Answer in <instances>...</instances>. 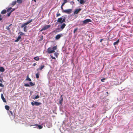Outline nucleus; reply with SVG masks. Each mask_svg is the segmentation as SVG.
<instances>
[{
  "label": "nucleus",
  "mask_w": 133,
  "mask_h": 133,
  "mask_svg": "<svg viewBox=\"0 0 133 133\" xmlns=\"http://www.w3.org/2000/svg\"><path fill=\"white\" fill-rule=\"evenodd\" d=\"M43 36H41V37L40 39V41H42L43 40Z\"/></svg>",
  "instance_id": "nucleus-44"
},
{
  "label": "nucleus",
  "mask_w": 133,
  "mask_h": 133,
  "mask_svg": "<svg viewBox=\"0 0 133 133\" xmlns=\"http://www.w3.org/2000/svg\"><path fill=\"white\" fill-rule=\"evenodd\" d=\"M81 10V9L80 8L78 9H77L74 12V14H77Z\"/></svg>",
  "instance_id": "nucleus-8"
},
{
  "label": "nucleus",
  "mask_w": 133,
  "mask_h": 133,
  "mask_svg": "<svg viewBox=\"0 0 133 133\" xmlns=\"http://www.w3.org/2000/svg\"><path fill=\"white\" fill-rule=\"evenodd\" d=\"M91 20L89 19H87L83 21V23L84 24H86L89 22H91Z\"/></svg>",
  "instance_id": "nucleus-4"
},
{
  "label": "nucleus",
  "mask_w": 133,
  "mask_h": 133,
  "mask_svg": "<svg viewBox=\"0 0 133 133\" xmlns=\"http://www.w3.org/2000/svg\"><path fill=\"white\" fill-rule=\"evenodd\" d=\"M63 98L62 97V95H61L60 97V99H59V103L61 105H62V103L63 101Z\"/></svg>",
  "instance_id": "nucleus-13"
},
{
  "label": "nucleus",
  "mask_w": 133,
  "mask_h": 133,
  "mask_svg": "<svg viewBox=\"0 0 133 133\" xmlns=\"http://www.w3.org/2000/svg\"><path fill=\"white\" fill-rule=\"evenodd\" d=\"M51 56L52 59H56V58L55 57H53L51 55Z\"/></svg>",
  "instance_id": "nucleus-43"
},
{
  "label": "nucleus",
  "mask_w": 133,
  "mask_h": 133,
  "mask_svg": "<svg viewBox=\"0 0 133 133\" xmlns=\"http://www.w3.org/2000/svg\"><path fill=\"white\" fill-rule=\"evenodd\" d=\"M45 67V66L44 65H41L40 67L39 68H38V69H37L36 70L37 71H38L39 70H42L43 68H44Z\"/></svg>",
  "instance_id": "nucleus-12"
},
{
  "label": "nucleus",
  "mask_w": 133,
  "mask_h": 133,
  "mask_svg": "<svg viewBox=\"0 0 133 133\" xmlns=\"http://www.w3.org/2000/svg\"><path fill=\"white\" fill-rule=\"evenodd\" d=\"M63 35L62 34H58L55 37V39L56 40L59 39L61 36H62Z\"/></svg>",
  "instance_id": "nucleus-7"
},
{
  "label": "nucleus",
  "mask_w": 133,
  "mask_h": 133,
  "mask_svg": "<svg viewBox=\"0 0 133 133\" xmlns=\"http://www.w3.org/2000/svg\"><path fill=\"white\" fill-rule=\"evenodd\" d=\"M0 82H1V83H2V82L1 79H0Z\"/></svg>",
  "instance_id": "nucleus-51"
},
{
  "label": "nucleus",
  "mask_w": 133,
  "mask_h": 133,
  "mask_svg": "<svg viewBox=\"0 0 133 133\" xmlns=\"http://www.w3.org/2000/svg\"><path fill=\"white\" fill-rule=\"evenodd\" d=\"M62 12L67 14H70L72 12V10L71 9H69L66 10H63Z\"/></svg>",
  "instance_id": "nucleus-3"
},
{
  "label": "nucleus",
  "mask_w": 133,
  "mask_h": 133,
  "mask_svg": "<svg viewBox=\"0 0 133 133\" xmlns=\"http://www.w3.org/2000/svg\"><path fill=\"white\" fill-rule=\"evenodd\" d=\"M48 51L49 53H51L55 52V51L52 50V49L50 48H49L48 49Z\"/></svg>",
  "instance_id": "nucleus-6"
},
{
  "label": "nucleus",
  "mask_w": 133,
  "mask_h": 133,
  "mask_svg": "<svg viewBox=\"0 0 133 133\" xmlns=\"http://www.w3.org/2000/svg\"><path fill=\"white\" fill-rule=\"evenodd\" d=\"M36 65V63H34L33 64V66H35Z\"/></svg>",
  "instance_id": "nucleus-50"
},
{
  "label": "nucleus",
  "mask_w": 133,
  "mask_h": 133,
  "mask_svg": "<svg viewBox=\"0 0 133 133\" xmlns=\"http://www.w3.org/2000/svg\"><path fill=\"white\" fill-rule=\"evenodd\" d=\"M65 18H62V17H60L58 18L57 21L58 22L61 23L65 22Z\"/></svg>",
  "instance_id": "nucleus-1"
},
{
  "label": "nucleus",
  "mask_w": 133,
  "mask_h": 133,
  "mask_svg": "<svg viewBox=\"0 0 133 133\" xmlns=\"http://www.w3.org/2000/svg\"><path fill=\"white\" fill-rule=\"evenodd\" d=\"M61 15V14L58 12L57 14H56V17H58L59 16H60Z\"/></svg>",
  "instance_id": "nucleus-38"
},
{
  "label": "nucleus",
  "mask_w": 133,
  "mask_h": 133,
  "mask_svg": "<svg viewBox=\"0 0 133 133\" xmlns=\"http://www.w3.org/2000/svg\"><path fill=\"white\" fill-rule=\"evenodd\" d=\"M2 19V17L1 15L0 14V21H1Z\"/></svg>",
  "instance_id": "nucleus-45"
},
{
  "label": "nucleus",
  "mask_w": 133,
  "mask_h": 133,
  "mask_svg": "<svg viewBox=\"0 0 133 133\" xmlns=\"http://www.w3.org/2000/svg\"><path fill=\"white\" fill-rule=\"evenodd\" d=\"M10 113L13 116V114L12 112L11 111H10Z\"/></svg>",
  "instance_id": "nucleus-46"
},
{
  "label": "nucleus",
  "mask_w": 133,
  "mask_h": 133,
  "mask_svg": "<svg viewBox=\"0 0 133 133\" xmlns=\"http://www.w3.org/2000/svg\"><path fill=\"white\" fill-rule=\"evenodd\" d=\"M103 40V39H100V42H102V41Z\"/></svg>",
  "instance_id": "nucleus-49"
},
{
  "label": "nucleus",
  "mask_w": 133,
  "mask_h": 133,
  "mask_svg": "<svg viewBox=\"0 0 133 133\" xmlns=\"http://www.w3.org/2000/svg\"><path fill=\"white\" fill-rule=\"evenodd\" d=\"M31 104L32 106H34L35 105L37 106L41 104V103L40 102H31Z\"/></svg>",
  "instance_id": "nucleus-5"
},
{
  "label": "nucleus",
  "mask_w": 133,
  "mask_h": 133,
  "mask_svg": "<svg viewBox=\"0 0 133 133\" xmlns=\"http://www.w3.org/2000/svg\"><path fill=\"white\" fill-rule=\"evenodd\" d=\"M39 97V96L37 95L35 97H34L33 98V99H35L37 98H38Z\"/></svg>",
  "instance_id": "nucleus-24"
},
{
  "label": "nucleus",
  "mask_w": 133,
  "mask_h": 133,
  "mask_svg": "<svg viewBox=\"0 0 133 133\" xmlns=\"http://www.w3.org/2000/svg\"><path fill=\"white\" fill-rule=\"evenodd\" d=\"M60 31L59 30V29L58 28H57L54 31V32H59Z\"/></svg>",
  "instance_id": "nucleus-30"
},
{
  "label": "nucleus",
  "mask_w": 133,
  "mask_h": 133,
  "mask_svg": "<svg viewBox=\"0 0 133 133\" xmlns=\"http://www.w3.org/2000/svg\"><path fill=\"white\" fill-rule=\"evenodd\" d=\"M119 42V40L118 39L117 41L114 43L113 44L114 45H117Z\"/></svg>",
  "instance_id": "nucleus-20"
},
{
  "label": "nucleus",
  "mask_w": 133,
  "mask_h": 133,
  "mask_svg": "<svg viewBox=\"0 0 133 133\" xmlns=\"http://www.w3.org/2000/svg\"><path fill=\"white\" fill-rule=\"evenodd\" d=\"M67 0H63L64 2L63 3L65 4V3L67 2Z\"/></svg>",
  "instance_id": "nucleus-40"
},
{
  "label": "nucleus",
  "mask_w": 133,
  "mask_h": 133,
  "mask_svg": "<svg viewBox=\"0 0 133 133\" xmlns=\"http://www.w3.org/2000/svg\"><path fill=\"white\" fill-rule=\"evenodd\" d=\"M78 29V28H75L74 31V34L77 31V30Z\"/></svg>",
  "instance_id": "nucleus-34"
},
{
  "label": "nucleus",
  "mask_w": 133,
  "mask_h": 133,
  "mask_svg": "<svg viewBox=\"0 0 133 133\" xmlns=\"http://www.w3.org/2000/svg\"><path fill=\"white\" fill-rule=\"evenodd\" d=\"M85 1L84 0H80L79 3L81 4H83L85 2Z\"/></svg>",
  "instance_id": "nucleus-15"
},
{
  "label": "nucleus",
  "mask_w": 133,
  "mask_h": 133,
  "mask_svg": "<svg viewBox=\"0 0 133 133\" xmlns=\"http://www.w3.org/2000/svg\"><path fill=\"white\" fill-rule=\"evenodd\" d=\"M20 35H24V33L22 32H19Z\"/></svg>",
  "instance_id": "nucleus-37"
},
{
  "label": "nucleus",
  "mask_w": 133,
  "mask_h": 133,
  "mask_svg": "<svg viewBox=\"0 0 133 133\" xmlns=\"http://www.w3.org/2000/svg\"><path fill=\"white\" fill-rule=\"evenodd\" d=\"M65 4H64L63 3H62V5L61 6V8L62 9V10H63V6Z\"/></svg>",
  "instance_id": "nucleus-31"
},
{
  "label": "nucleus",
  "mask_w": 133,
  "mask_h": 133,
  "mask_svg": "<svg viewBox=\"0 0 133 133\" xmlns=\"http://www.w3.org/2000/svg\"><path fill=\"white\" fill-rule=\"evenodd\" d=\"M78 1H80L79 0H77Z\"/></svg>",
  "instance_id": "nucleus-54"
},
{
  "label": "nucleus",
  "mask_w": 133,
  "mask_h": 133,
  "mask_svg": "<svg viewBox=\"0 0 133 133\" xmlns=\"http://www.w3.org/2000/svg\"><path fill=\"white\" fill-rule=\"evenodd\" d=\"M15 10V9H12L11 11V12H13V11H14V10Z\"/></svg>",
  "instance_id": "nucleus-48"
},
{
  "label": "nucleus",
  "mask_w": 133,
  "mask_h": 133,
  "mask_svg": "<svg viewBox=\"0 0 133 133\" xmlns=\"http://www.w3.org/2000/svg\"><path fill=\"white\" fill-rule=\"evenodd\" d=\"M12 9V8L11 7H10L9 8H8L7 9V12H9L10 10Z\"/></svg>",
  "instance_id": "nucleus-35"
},
{
  "label": "nucleus",
  "mask_w": 133,
  "mask_h": 133,
  "mask_svg": "<svg viewBox=\"0 0 133 133\" xmlns=\"http://www.w3.org/2000/svg\"><path fill=\"white\" fill-rule=\"evenodd\" d=\"M5 71V69L4 68L2 67H0V71H1L2 72H3Z\"/></svg>",
  "instance_id": "nucleus-16"
},
{
  "label": "nucleus",
  "mask_w": 133,
  "mask_h": 133,
  "mask_svg": "<svg viewBox=\"0 0 133 133\" xmlns=\"http://www.w3.org/2000/svg\"><path fill=\"white\" fill-rule=\"evenodd\" d=\"M11 12H10L9 13H8V14H7V16H8V17H9V16H10V15H11Z\"/></svg>",
  "instance_id": "nucleus-41"
},
{
  "label": "nucleus",
  "mask_w": 133,
  "mask_h": 133,
  "mask_svg": "<svg viewBox=\"0 0 133 133\" xmlns=\"http://www.w3.org/2000/svg\"><path fill=\"white\" fill-rule=\"evenodd\" d=\"M27 27L26 26H25V27H24V31L25 32H27Z\"/></svg>",
  "instance_id": "nucleus-29"
},
{
  "label": "nucleus",
  "mask_w": 133,
  "mask_h": 133,
  "mask_svg": "<svg viewBox=\"0 0 133 133\" xmlns=\"http://www.w3.org/2000/svg\"><path fill=\"white\" fill-rule=\"evenodd\" d=\"M105 79V78H103L102 79H101V81L102 82H104V80Z\"/></svg>",
  "instance_id": "nucleus-42"
},
{
  "label": "nucleus",
  "mask_w": 133,
  "mask_h": 133,
  "mask_svg": "<svg viewBox=\"0 0 133 133\" xmlns=\"http://www.w3.org/2000/svg\"><path fill=\"white\" fill-rule=\"evenodd\" d=\"M32 125H36L37 126H38L39 129H42V128H43V127H42V126H41V125H38L37 124H35L34 125H30V126H31Z\"/></svg>",
  "instance_id": "nucleus-10"
},
{
  "label": "nucleus",
  "mask_w": 133,
  "mask_h": 133,
  "mask_svg": "<svg viewBox=\"0 0 133 133\" xmlns=\"http://www.w3.org/2000/svg\"><path fill=\"white\" fill-rule=\"evenodd\" d=\"M21 39V37L20 36H19L17 38L15 41V42H17L19 41L20 39Z\"/></svg>",
  "instance_id": "nucleus-14"
},
{
  "label": "nucleus",
  "mask_w": 133,
  "mask_h": 133,
  "mask_svg": "<svg viewBox=\"0 0 133 133\" xmlns=\"http://www.w3.org/2000/svg\"><path fill=\"white\" fill-rule=\"evenodd\" d=\"M12 25V24H10L9 26H7L6 27V29L8 30H10L11 28L10 27Z\"/></svg>",
  "instance_id": "nucleus-17"
},
{
  "label": "nucleus",
  "mask_w": 133,
  "mask_h": 133,
  "mask_svg": "<svg viewBox=\"0 0 133 133\" xmlns=\"http://www.w3.org/2000/svg\"><path fill=\"white\" fill-rule=\"evenodd\" d=\"M39 73L38 72L36 73V78H39Z\"/></svg>",
  "instance_id": "nucleus-25"
},
{
  "label": "nucleus",
  "mask_w": 133,
  "mask_h": 133,
  "mask_svg": "<svg viewBox=\"0 0 133 133\" xmlns=\"http://www.w3.org/2000/svg\"><path fill=\"white\" fill-rule=\"evenodd\" d=\"M16 1H14L12 2L11 5L12 6H13L16 4Z\"/></svg>",
  "instance_id": "nucleus-26"
},
{
  "label": "nucleus",
  "mask_w": 133,
  "mask_h": 133,
  "mask_svg": "<svg viewBox=\"0 0 133 133\" xmlns=\"http://www.w3.org/2000/svg\"><path fill=\"white\" fill-rule=\"evenodd\" d=\"M1 98L4 102L6 103V102L5 99L4 97L3 94H1Z\"/></svg>",
  "instance_id": "nucleus-9"
},
{
  "label": "nucleus",
  "mask_w": 133,
  "mask_h": 133,
  "mask_svg": "<svg viewBox=\"0 0 133 133\" xmlns=\"http://www.w3.org/2000/svg\"><path fill=\"white\" fill-rule=\"evenodd\" d=\"M50 26L51 25H45L40 30V31H43L49 28Z\"/></svg>",
  "instance_id": "nucleus-2"
},
{
  "label": "nucleus",
  "mask_w": 133,
  "mask_h": 133,
  "mask_svg": "<svg viewBox=\"0 0 133 133\" xmlns=\"http://www.w3.org/2000/svg\"><path fill=\"white\" fill-rule=\"evenodd\" d=\"M32 20H33L32 19H31L30 20H29L27 22H26V23H25L27 25H28V24H29L32 21Z\"/></svg>",
  "instance_id": "nucleus-22"
},
{
  "label": "nucleus",
  "mask_w": 133,
  "mask_h": 133,
  "mask_svg": "<svg viewBox=\"0 0 133 133\" xmlns=\"http://www.w3.org/2000/svg\"><path fill=\"white\" fill-rule=\"evenodd\" d=\"M70 3H71V4H74V2L73 1H71L70 2Z\"/></svg>",
  "instance_id": "nucleus-47"
},
{
  "label": "nucleus",
  "mask_w": 133,
  "mask_h": 133,
  "mask_svg": "<svg viewBox=\"0 0 133 133\" xmlns=\"http://www.w3.org/2000/svg\"><path fill=\"white\" fill-rule=\"evenodd\" d=\"M27 25L26 24V23H24V24L22 25L21 26V27L22 28H23L24 27H25V26Z\"/></svg>",
  "instance_id": "nucleus-32"
},
{
  "label": "nucleus",
  "mask_w": 133,
  "mask_h": 133,
  "mask_svg": "<svg viewBox=\"0 0 133 133\" xmlns=\"http://www.w3.org/2000/svg\"><path fill=\"white\" fill-rule=\"evenodd\" d=\"M22 2V0H17V2L19 3H21Z\"/></svg>",
  "instance_id": "nucleus-27"
},
{
  "label": "nucleus",
  "mask_w": 133,
  "mask_h": 133,
  "mask_svg": "<svg viewBox=\"0 0 133 133\" xmlns=\"http://www.w3.org/2000/svg\"><path fill=\"white\" fill-rule=\"evenodd\" d=\"M24 85L26 87H29L30 86L27 83L25 84Z\"/></svg>",
  "instance_id": "nucleus-36"
},
{
  "label": "nucleus",
  "mask_w": 133,
  "mask_h": 133,
  "mask_svg": "<svg viewBox=\"0 0 133 133\" xmlns=\"http://www.w3.org/2000/svg\"><path fill=\"white\" fill-rule=\"evenodd\" d=\"M5 109L7 110H9L10 109L9 106L7 105H6L5 106Z\"/></svg>",
  "instance_id": "nucleus-21"
},
{
  "label": "nucleus",
  "mask_w": 133,
  "mask_h": 133,
  "mask_svg": "<svg viewBox=\"0 0 133 133\" xmlns=\"http://www.w3.org/2000/svg\"><path fill=\"white\" fill-rule=\"evenodd\" d=\"M57 48V46H54L52 48V49L53 50H56V49Z\"/></svg>",
  "instance_id": "nucleus-33"
},
{
  "label": "nucleus",
  "mask_w": 133,
  "mask_h": 133,
  "mask_svg": "<svg viewBox=\"0 0 133 133\" xmlns=\"http://www.w3.org/2000/svg\"><path fill=\"white\" fill-rule=\"evenodd\" d=\"M34 59L36 61H38L39 60V58L38 56H36L34 58Z\"/></svg>",
  "instance_id": "nucleus-18"
},
{
  "label": "nucleus",
  "mask_w": 133,
  "mask_h": 133,
  "mask_svg": "<svg viewBox=\"0 0 133 133\" xmlns=\"http://www.w3.org/2000/svg\"><path fill=\"white\" fill-rule=\"evenodd\" d=\"M26 81H31V79L29 77L28 75V76H27V78H26Z\"/></svg>",
  "instance_id": "nucleus-23"
},
{
  "label": "nucleus",
  "mask_w": 133,
  "mask_h": 133,
  "mask_svg": "<svg viewBox=\"0 0 133 133\" xmlns=\"http://www.w3.org/2000/svg\"><path fill=\"white\" fill-rule=\"evenodd\" d=\"M6 10H5L4 9L1 12V14H3L6 13Z\"/></svg>",
  "instance_id": "nucleus-19"
},
{
  "label": "nucleus",
  "mask_w": 133,
  "mask_h": 133,
  "mask_svg": "<svg viewBox=\"0 0 133 133\" xmlns=\"http://www.w3.org/2000/svg\"><path fill=\"white\" fill-rule=\"evenodd\" d=\"M29 83L30 85L31 86H33L35 84L33 83L32 82H30Z\"/></svg>",
  "instance_id": "nucleus-28"
},
{
  "label": "nucleus",
  "mask_w": 133,
  "mask_h": 133,
  "mask_svg": "<svg viewBox=\"0 0 133 133\" xmlns=\"http://www.w3.org/2000/svg\"><path fill=\"white\" fill-rule=\"evenodd\" d=\"M54 55L56 57H57L58 55V54L56 52L55 53H54Z\"/></svg>",
  "instance_id": "nucleus-39"
},
{
  "label": "nucleus",
  "mask_w": 133,
  "mask_h": 133,
  "mask_svg": "<svg viewBox=\"0 0 133 133\" xmlns=\"http://www.w3.org/2000/svg\"><path fill=\"white\" fill-rule=\"evenodd\" d=\"M106 93H107V94H108V92H107Z\"/></svg>",
  "instance_id": "nucleus-53"
},
{
  "label": "nucleus",
  "mask_w": 133,
  "mask_h": 133,
  "mask_svg": "<svg viewBox=\"0 0 133 133\" xmlns=\"http://www.w3.org/2000/svg\"><path fill=\"white\" fill-rule=\"evenodd\" d=\"M33 1H34L35 2H36V0H32Z\"/></svg>",
  "instance_id": "nucleus-52"
},
{
  "label": "nucleus",
  "mask_w": 133,
  "mask_h": 133,
  "mask_svg": "<svg viewBox=\"0 0 133 133\" xmlns=\"http://www.w3.org/2000/svg\"><path fill=\"white\" fill-rule=\"evenodd\" d=\"M66 25V24L64 23H63L62 24L60 27V28L62 29V30L65 28Z\"/></svg>",
  "instance_id": "nucleus-11"
}]
</instances>
